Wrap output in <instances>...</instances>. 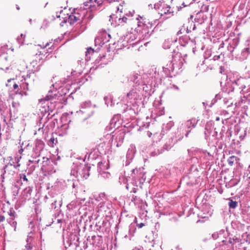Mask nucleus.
<instances>
[{
  "mask_svg": "<svg viewBox=\"0 0 250 250\" xmlns=\"http://www.w3.org/2000/svg\"><path fill=\"white\" fill-rule=\"evenodd\" d=\"M7 167H8V165H5L3 169V172L2 174L1 175V178H4L3 175L5 174V173L6 172L5 169L7 168Z\"/></svg>",
  "mask_w": 250,
  "mask_h": 250,
  "instance_id": "58",
  "label": "nucleus"
},
{
  "mask_svg": "<svg viewBox=\"0 0 250 250\" xmlns=\"http://www.w3.org/2000/svg\"><path fill=\"white\" fill-rule=\"evenodd\" d=\"M60 40L59 39H56L53 41L54 42L53 44L51 45V47H53L54 45H57L56 42H60Z\"/></svg>",
  "mask_w": 250,
  "mask_h": 250,
  "instance_id": "57",
  "label": "nucleus"
},
{
  "mask_svg": "<svg viewBox=\"0 0 250 250\" xmlns=\"http://www.w3.org/2000/svg\"><path fill=\"white\" fill-rule=\"evenodd\" d=\"M125 132L122 130H120L117 133V135L115 137V141L117 143V146L118 147L122 144L125 138Z\"/></svg>",
  "mask_w": 250,
  "mask_h": 250,
  "instance_id": "21",
  "label": "nucleus"
},
{
  "mask_svg": "<svg viewBox=\"0 0 250 250\" xmlns=\"http://www.w3.org/2000/svg\"><path fill=\"white\" fill-rule=\"evenodd\" d=\"M230 51L232 56L241 61L246 59L250 53V48H232Z\"/></svg>",
  "mask_w": 250,
  "mask_h": 250,
  "instance_id": "9",
  "label": "nucleus"
},
{
  "mask_svg": "<svg viewBox=\"0 0 250 250\" xmlns=\"http://www.w3.org/2000/svg\"><path fill=\"white\" fill-rule=\"evenodd\" d=\"M144 226V223H140V224H137V227H138L139 228H142Z\"/></svg>",
  "mask_w": 250,
  "mask_h": 250,
  "instance_id": "63",
  "label": "nucleus"
},
{
  "mask_svg": "<svg viewBox=\"0 0 250 250\" xmlns=\"http://www.w3.org/2000/svg\"><path fill=\"white\" fill-rule=\"evenodd\" d=\"M227 236L225 237V239L222 241L224 245H228V243L233 246L234 244L239 242V239L236 236L233 235L232 234L228 233L227 230L226 231Z\"/></svg>",
  "mask_w": 250,
  "mask_h": 250,
  "instance_id": "13",
  "label": "nucleus"
},
{
  "mask_svg": "<svg viewBox=\"0 0 250 250\" xmlns=\"http://www.w3.org/2000/svg\"><path fill=\"white\" fill-rule=\"evenodd\" d=\"M153 3H150L148 5L149 7L152 8V5L154 6V8L155 9H159L160 11L159 12V14L161 16H164L165 15H168L167 17H164V19H167L172 15V13L173 12V11H171V7L169 5L166 4L167 0H152Z\"/></svg>",
  "mask_w": 250,
  "mask_h": 250,
  "instance_id": "4",
  "label": "nucleus"
},
{
  "mask_svg": "<svg viewBox=\"0 0 250 250\" xmlns=\"http://www.w3.org/2000/svg\"><path fill=\"white\" fill-rule=\"evenodd\" d=\"M57 142V140L54 138H51L48 141V145L50 146H54V145Z\"/></svg>",
  "mask_w": 250,
  "mask_h": 250,
  "instance_id": "42",
  "label": "nucleus"
},
{
  "mask_svg": "<svg viewBox=\"0 0 250 250\" xmlns=\"http://www.w3.org/2000/svg\"><path fill=\"white\" fill-rule=\"evenodd\" d=\"M52 42H53V40H52L51 41L47 42L43 47H47V46L51 45V44L52 43Z\"/></svg>",
  "mask_w": 250,
  "mask_h": 250,
  "instance_id": "60",
  "label": "nucleus"
},
{
  "mask_svg": "<svg viewBox=\"0 0 250 250\" xmlns=\"http://www.w3.org/2000/svg\"><path fill=\"white\" fill-rule=\"evenodd\" d=\"M101 176L104 178H109L110 176V174L107 172H103L101 173Z\"/></svg>",
  "mask_w": 250,
  "mask_h": 250,
  "instance_id": "49",
  "label": "nucleus"
},
{
  "mask_svg": "<svg viewBox=\"0 0 250 250\" xmlns=\"http://www.w3.org/2000/svg\"><path fill=\"white\" fill-rule=\"evenodd\" d=\"M142 21H138V26L135 29L137 33H142L144 35L149 33L148 26L147 23L149 24V22L144 21L142 17H140Z\"/></svg>",
  "mask_w": 250,
  "mask_h": 250,
  "instance_id": "11",
  "label": "nucleus"
},
{
  "mask_svg": "<svg viewBox=\"0 0 250 250\" xmlns=\"http://www.w3.org/2000/svg\"><path fill=\"white\" fill-rule=\"evenodd\" d=\"M138 190V188H137V186H136V187H133L131 189V190H130V192H133V193H136L137 191Z\"/></svg>",
  "mask_w": 250,
  "mask_h": 250,
  "instance_id": "56",
  "label": "nucleus"
},
{
  "mask_svg": "<svg viewBox=\"0 0 250 250\" xmlns=\"http://www.w3.org/2000/svg\"><path fill=\"white\" fill-rule=\"evenodd\" d=\"M76 202L74 201L71 202L70 203L67 205V208L68 209L71 210L75 208Z\"/></svg>",
  "mask_w": 250,
  "mask_h": 250,
  "instance_id": "43",
  "label": "nucleus"
},
{
  "mask_svg": "<svg viewBox=\"0 0 250 250\" xmlns=\"http://www.w3.org/2000/svg\"><path fill=\"white\" fill-rule=\"evenodd\" d=\"M185 60L184 58L182 57L181 53L179 51H176V50H174L172 55V60L170 62H183Z\"/></svg>",
  "mask_w": 250,
  "mask_h": 250,
  "instance_id": "20",
  "label": "nucleus"
},
{
  "mask_svg": "<svg viewBox=\"0 0 250 250\" xmlns=\"http://www.w3.org/2000/svg\"><path fill=\"white\" fill-rule=\"evenodd\" d=\"M177 42V39H172L169 38L165 41V45L167 47H169V46L172 45L173 44L171 43V42Z\"/></svg>",
  "mask_w": 250,
  "mask_h": 250,
  "instance_id": "35",
  "label": "nucleus"
},
{
  "mask_svg": "<svg viewBox=\"0 0 250 250\" xmlns=\"http://www.w3.org/2000/svg\"><path fill=\"white\" fill-rule=\"evenodd\" d=\"M239 161V159L236 156H231L228 158L227 162L230 166H232L235 163H237Z\"/></svg>",
  "mask_w": 250,
  "mask_h": 250,
  "instance_id": "28",
  "label": "nucleus"
},
{
  "mask_svg": "<svg viewBox=\"0 0 250 250\" xmlns=\"http://www.w3.org/2000/svg\"><path fill=\"white\" fill-rule=\"evenodd\" d=\"M12 195L14 199H16V196L19 194L20 187L18 185H13L11 188Z\"/></svg>",
  "mask_w": 250,
  "mask_h": 250,
  "instance_id": "30",
  "label": "nucleus"
},
{
  "mask_svg": "<svg viewBox=\"0 0 250 250\" xmlns=\"http://www.w3.org/2000/svg\"><path fill=\"white\" fill-rule=\"evenodd\" d=\"M20 179L22 182H28V179L25 174H20Z\"/></svg>",
  "mask_w": 250,
  "mask_h": 250,
  "instance_id": "44",
  "label": "nucleus"
},
{
  "mask_svg": "<svg viewBox=\"0 0 250 250\" xmlns=\"http://www.w3.org/2000/svg\"><path fill=\"white\" fill-rule=\"evenodd\" d=\"M98 211L104 213L107 215L110 212L112 205L109 201L102 202L98 206Z\"/></svg>",
  "mask_w": 250,
  "mask_h": 250,
  "instance_id": "12",
  "label": "nucleus"
},
{
  "mask_svg": "<svg viewBox=\"0 0 250 250\" xmlns=\"http://www.w3.org/2000/svg\"><path fill=\"white\" fill-rule=\"evenodd\" d=\"M82 73V69H79L77 70H73L71 72L72 75L74 77V78L79 75H81Z\"/></svg>",
  "mask_w": 250,
  "mask_h": 250,
  "instance_id": "39",
  "label": "nucleus"
},
{
  "mask_svg": "<svg viewBox=\"0 0 250 250\" xmlns=\"http://www.w3.org/2000/svg\"><path fill=\"white\" fill-rule=\"evenodd\" d=\"M223 102H224V104H225L226 105H227L228 107H229L230 106L231 104H232V102L230 103V104H228V100L227 98H224L223 99Z\"/></svg>",
  "mask_w": 250,
  "mask_h": 250,
  "instance_id": "54",
  "label": "nucleus"
},
{
  "mask_svg": "<svg viewBox=\"0 0 250 250\" xmlns=\"http://www.w3.org/2000/svg\"><path fill=\"white\" fill-rule=\"evenodd\" d=\"M211 55V50L207 49L205 53H204V57L205 59L209 57Z\"/></svg>",
  "mask_w": 250,
  "mask_h": 250,
  "instance_id": "46",
  "label": "nucleus"
},
{
  "mask_svg": "<svg viewBox=\"0 0 250 250\" xmlns=\"http://www.w3.org/2000/svg\"><path fill=\"white\" fill-rule=\"evenodd\" d=\"M22 83L20 85V89H18L17 92L21 96H27L28 93L26 90H29L30 87L34 85L37 81V77L34 72L29 71L26 75L22 76Z\"/></svg>",
  "mask_w": 250,
  "mask_h": 250,
  "instance_id": "3",
  "label": "nucleus"
},
{
  "mask_svg": "<svg viewBox=\"0 0 250 250\" xmlns=\"http://www.w3.org/2000/svg\"><path fill=\"white\" fill-rule=\"evenodd\" d=\"M52 48H40V50H39L38 53H37V55L39 56H45V55L52 51Z\"/></svg>",
  "mask_w": 250,
  "mask_h": 250,
  "instance_id": "27",
  "label": "nucleus"
},
{
  "mask_svg": "<svg viewBox=\"0 0 250 250\" xmlns=\"http://www.w3.org/2000/svg\"><path fill=\"white\" fill-rule=\"evenodd\" d=\"M27 244L25 246V250H31L32 245L31 244V241H29L28 238L26 240Z\"/></svg>",
  "mask_w": 250,
  "mask_h": 250,
  "instance_id": "45",
  "label": "nucleus"
},
{
  "mask_svg": "<svg viewBox=\"0 0 250 250\" xmlns=\"http://www.w3.org/2000/svg\"><path fill=\"white\" fill-rule=\"evenodd\" d=\"M25 37V35L21 34L20 36L18 37L17 39V41L19 42L20 45H22L23 44V40H22V39H24Z\"/></svg>",
  "mask_w": 250,
  "mask_h": 250,
  "instance_id": "40",
  "label": "nucleus"
},
{
  "mask_svg": "<svg viewBox=\"0 0 250 250\" xmlns=\"http://www.w3.org/2000/svg\"><path fill=\"white\" fill-rule=\"evenodd\" d=\"M61 97H62V95L59 93L57 89H53L49 90L44 100L48 102L47 105H48V107L50 108L49 110L51 111L53 110L55 106L54 103H56L57 100Z\"/></svg>",
  "mask_w": 250,
  "mask_h": 250,
  "instance_id": "7",
  "label": "nucleus"
},
{
  "mask_svg": "<svg viewBox=\"0 0 250 250\" xmlns=\"http://www.w3.org/2000/svg\"><path fill=\"white\" fill-rule=\"evenodd\" d=\"M94 107L90 101H85L81 104L80 109L77 111L79 116H82L83 119L85 120L94 113Z\"/></svg>",
  "mask_w": 250,
  "mask_h": 250,
  "instance_id": "6",
  "label": "nucleus"
},
{
  "mask_svg": "<svg viewBox=\"0 0 250 250\" xmlns=\"http://www.w3.org/2000/svg\"><path fill=\"white\" fill-rule=\"evenodd\" d=\"M8 214L9 216V217L7 219V221L9 224H10L12 227L14 228V230H16V226H17V222L14 221L15 218L17 216V215L15 211V210L11 208L8 211Z\"/></svg>",
  "mask_w": 250,
  "mask_h": 250,
  "instance_id": "16",
  "label": "nucleus"
},
{
  "mask_svg": "<svg viewBox=\"0 0 250 250\" xmlns=\"http://www.w3.org/2000/svg\"><path fill=\"white\" fill-rule=\"evenodd\" d=\"M51 204L50 205V208L51 209H56L57 211L60 212V208L62 205V200L60 197H53L52 198Z\"/></svg>",
  "mask_w": 250,
  "mask_h": 250,
  "instance_id": "14",
  "label": "nucleus"
},
{
  "mask_svg": "<svg viewBox=\"0 0 250 250\" xmlns=\"http://www.w3.org/2000/svg\"><path fill=\"white\" fill-rule=\"evenodd\" d=\"M245 81V80L243 78H241L235 80L234 82L236 85L239 86V89H241L242 91H244V92H246L248 91L250 88H248L246 90L245 89L247 88V87L250 86V85L247 86L246 84H245L244 83Z\"/></svg>",
  "mask_w": 250,
  "mask_h": 250,
  "instance_id": "22",
  "label": "nucleus"
},
{
  "mask_svg": "<svg viewBox=\"0 0 250 250\" xmlns=\"http://www.w3.org/2000/svg\"><path fill=\"white\" fill-rule=\"evenodd\" d=\"M172 146L171 141L170 139L168 140V142H167L163 147H161L160 148H158L157 150H155L153 152H151V155L153 156H155L158 155L162 153L165 150H168L170 149Z\"/></svg>",
  "mask_w": 250,
  "mask_h": 250,
  "instance_id": "18",
  "label": "nucleus"
},
{
  "mask_svg": "<svg viewBox=\"0 0 250 250\" xmlns=\"http://www.w3.org/2000/svg\"><path fill=\"white\" fill-rule=\"evenodd\" d=\"M114 48H96L95 50L93 48H87L85 52V60L88 61L90 60L91 56L98 57L96 61L106 60L107 62L111 61L114 57Z\"/></svg>",
  "mask_w": 250,
  "mask_h": 250,
  "instance_id": "2",
  "label": "nucleus"
},
{
  "mask_svg": "<svg viewBox=\"0 0 250 250\" xmlns=\"http://www.w3.org/2000/svg\"><path fill=\"white\" fill-rule=\"evenodd\" d=\"M133 250H152L151 249H147L146 248H144L143 247H141L139 248H136Z\"/></svg>",
  "mask_w": 250,
  "mask_h": 250,
  "instance_id": "53",
  "label": "nucleus"
},
{
  "mask_svg": "<svg viewBox=\"0 0 250 250\" xmlns=\"http://www.w3.org/2000/svg\"><path fill=\"white\" fill-rule=\"evenodd\" d=\"M143 95L137 91L136 89H133L127 94L126 100L127 103L126 109L124 111L130 112V114L138 113L141 108L143 107L144 103Z\"/></svg>",
  "mask_w": 250,
  "mask_h": 250,
  "instance_id": "1",
  "label": "nucleus"
},
{
  "mask_svg": "<svg viewBox=\"0 0 250 250\" xmlns=\"http://www.w3.org/2000/svg\"><path fill=\"white\" fill-rule=\"evenodd\" d=\"M224 234V235H226L225 230L224 229L220 230L219 232H215L212 234V237L213 239H216L219 237V236L222 234Z\"/></svg>",
  "mask_w": 250,
  "mask_h": 250,
  "instance_id": "33",
  "label": "nucleus"
},
{
  "mask_svg": "<svg viewBox=\"0 0 250 250\" xmlns=\"http://www.w3.org/2000/svg\"><path fill=\"white\" fill-rule=\"evenodd\" d=\"M44 144L41 140H36L35 141V146L33 149V153H35V156H40L41 151L43 150Z\"/></svg>",
  "mask_w": 250,
  "mask_h": 250,
  "instance_id": "15",
  "label": "nucleus"
},
{
  "mask_svg": "<svg viewBox=\"0 0 250 250\" xmlns=\"http://www.w3.org/2000/svg\"><path fill=\"white\" fill-rule=\"evenodd\" d=\"M238 206V202L235 201L230 200L229 202V206L230 208H235Z\"/></svg>",
  "mask_w": 250,
  "mask_h": 250,
  "instance_id": "37",
  "label": "nucleus"
},
{
  "mask_svg": "<svg viewBox=\"0 0 250 250\" xmlns=\"http://www.w3.org/2000/svg\"><path fill=\"white\" fill-rule=\"evenodd\" d=\"M64 245H65V248H66V247H67V246H69H69H71V245H72V242H71V240H70V241H69V240H67V241H66V244H65V243H64Z\"/></svg>",
  "mask_w": 250,
  "mask_h": 250,
  "instance_id": "55",
  "label": "nucleus"
},
{
  "mask_svg": "<svg viewBox=\"0 0 250 250\" xmlns=\"http://www.w3.org/2000/svg\"><path fill=\"white\" fill-rule=\"evenodd\" d=\"M248 71H247L248 75H247L246 76V77H247L248 78H250V68H248Z\"/></svg>",
  "mask_w": 250,
  "mask_h": 250,
  "instance_id": "61",
  "label": "nucleus"
},
{
  "mask_svg": "<svg viewBox=\"0 0 250 250\" xmlns=\"http://www.w3.org/2000/svg\"><path fill=\"white\" fill-rule=\"evenodd\" d=\"M104 101L105 104H106L107 106H112L115 104L113 102L112 98L110 96H105L104 97Z\"/></svg>",
  "mask_w": 250,
  "mask_h": 250,
  "instance_id": "32",
  "label": "nucleus"
},
{
  "mask_svg": "<svg viewBox=\"0 0 250 250\" xmlns=\"http://www.w3.org/2000/svg\"><path fill=\"white\" fill-rule=\"evenodd\" d=\"M40 156H35V153H32L31 155V158L29 159V162L33 163L38 164L40 161V160L38 158Z\"/></svg>",
  "mask_w": 250,
  "mask_h": 250,
  "instance_id": "34",
  "label": "nucleus"
},
{
  "mask_svg": "<svg viewBox=\"0 0 250 250\" xmlns=\"http://www.w3.org/2000/svg\"><path fill=\"white\" fill-rule=\"evenodd\" d=\"M128 20V18L124 16L122 18L120 17L118 19V24H120L123 22H126Z\"/></svg>",
  "mask_w": 250,
  "mask_h": 250,
  "instance_id": "41",
  "label": "nucleus"
},
{
  "mask_svg": "<svg viewBox=\"0 0 250 250\" xmlns=\"http://www.w3.org/2000/svg\"><path fill=\"white\" fill-rule=\"evenodd\" d=\"M115 0H103L102 2L104 3H111L112 1H115Z\"/></svg>",
  "mask_w": 250,
  "mask_h": 250,
  "instance_id": "59",
  "label": "nucleus"
},
{
  "mask_svg": "<svg viewBox=\"0 0 250 250\" xmlns=\"http://www.w3.org/2000/svg\"><path fill=\"white\" fill-rule=\"evenodd\" d=\"M141 76L137 73H133L130 74L128 77V81L132 82L136 84L139 85L140 84V80Z\"/></svg>",
  "mask_w": 250,
  "mask_h": 250,
  "instance_id": "23",
  "label": "nucleus"
},
{
  "mask_svg": "<svg viewBox=\"0 0 250 250\" xmlns=\"http://www.w3.org/2000/svg\"><path fill=\"white\" fill-rule=\"evenodd\" d=\"M90 169V167L88 165H80L77 167L76 169L74 170L76 171V173H75V171L73 172L71 171V174L76 177L80 176L86 179L89 175Z\"/></svg>",
  "mask_w": 250,
  "mask_h": 250,
  "instance_id": "10",
  "label": "nucleus"
},
{
  "mask_svg": "<svg viewBox=\"0 0 250 250\" xmlns=\"http://www.w3.org/2000/svg\"><path fill=\"white\" fill-rule=\"evenodd\" d=\"M221 95L220 94H216L215 97L212 100V102H213V103H215L217 101L218 99H221Z\"/></svg>",
  "mask_w": 250,
  "mask_h": 250,
  "instance_id": "50",
  "label": "nucleus"
},
{
  "mask_svg": "<svg viewBox=\"0 0 250 250\" xmlns=\"http://www.w3.org/2000/svg\"><path fill=\"white\" fill-rule=\"evenodd\" d=\"M198 121V120L196 118H192L182 123L178 129V131L182 134L180 138H183L184 134L186 137H188L191 129L196 127Z\"/></svg>",
  "mask_w": 250,
  "mask_h": 250,
  "instance_id": "5",
  "label": "nucleus"
},
{
  "mask_svg": "<svg viewBox=\"0 0 250 250\" xmlns=\"http://www.w3.org/2000/svg\"><path fill=\"white\" fill-rule=\"evenodd\" d=\"M165 131L162 130L161 133H155L153 134V139L154 141L157 142L158 141H160L162 138L163 136L164 135Z\"/></svg>",
  "mask_w": 250,
  "mask_h": 250,
  "instance_id": "31",
  "label": "nucleus"
},
{
  "mask_svg": "<svg viewBox=\"0 0 250 250\" xmlns=\"http://www.w3.org/2000/svg\"><path fill=\"white\" fill-rule=\"evenodd\" d=\"M95 45L96 46H99L100 47H110V44H107L106 42H104L102 41L100 38H96L95 39Z\"/></svg>",
  "mask_w": 250,
  "mask_h": 250,
  "instance_id": "25",
  "label": "nucleus"
},
{
  "mask_svg": "<svg viewBox=\"0 0 250 250\" xmlns=\"http://www.w3.org/2000/svg\"><path fill=\"white\" fill-rule=\"evenodd\" d=\"M174 125V123L170 121L166 125H163V129L165 128L167 131L169 130Z\"/></svg>",
  "mask_w": 250,
  "mask_h": 250,
  "instance_id": "38",
  "label": "nucleus"
},
{
  "mask_svg": "<svg viewBox=\"0 0 250 250\" xmlns=\"http://www.w3.org/2000/svg\"><path fill=\"white\" fill-rule=\"evenodd\" d=\"M33 191V188L28 187L24 188L22 192L23 197L24 199H30L31 197V194Z\"/></svg>",
  "mask_w": 250,
  "mask_h": 250,
  "instance_id": "24",
  "label": "nucleus"
},
{
  "mask_svg": "<svg viewBox=\"0 0 250 250\" xmlns=\"http://www.w3.org/2000/svg\"><path fill=\"white\" fill-rule=\"evenodd\" d=\"M46 124V121H44L43 123L42 126V127H39V128L38 129L39 132L42 131V133H44L45 132V133H47L48 132L49 128L47 127V126H46L44 128Z\"/></svg>",
  "mask_w": 250,
  "mask_h": 250,
  "instance_id": "36",
  "label": "nucleus"
},
{
  "mask_svg": "<svg viewBox=\"0 0 250 250\" xmlns=\"http://www.w3.org/2000/svg\"><path fill=\"white\" fill-rule=\"evenodd\" d=\"M19 88V85L17 83H14L13 85V88L16 90V89Z\"/></svg>",
  "mask_w": 250,
  "mask_h": 250,
  "instance_id": "64",
  "label": "nucleus"
},
{
  "mask_svg": "<svg viewBox=\"0 0 250 250\" xmlns=\"http://www.w3.org/2000/svg\"><path fill=\"white\" fill-rule=\"evenodd\" d=\"M33 235H34V233H33V232L32 231H30V232L28 233V235H27V239H28V240H29V241H31V239H32V238L33 237Z\"/></svg>",
  "mask_w": 250,
  "mask_h": 250,
  "instance_id": "52",
  "label": "nucleus"
},
{
  "mask_svg": "<svg viewBox=\"0 0 250 250\" xmlns=\"http://www.w3.org/2000/svg\"><path fill=\"white\" fill-rule=\"evenodd\" d=\"M20 104L19 102H13L12 103V106L15 109H17L19 106Z\"/></svg>",
  "mask_w": 250,
  "mask_h": 250,
  "instance_id": "51",
  "label": "nucleus"
},
{
  "mask_svg": "<svg viewBox=\"0 0 250 250\" xmlns=\"http://www.w3.org/2000/svg\"><path fill=\"white\" fill-rule=\"evenodd\" d=\"M198 151H199L198 149H188V155L190 156H193L194 155V154H193V153L195 152H197Z\"/></svg>",
  "mask_w": 250,
  "mask_h": 250,
  "instance_id": "47",
  "label": "nucleus"
},
{
  "mask_svg": "<svg viewBox=\"0 0 250 250\" xmlns=\"http://www.w3.org/2000/svg\"><path fill=\"white\" fill-rule=\"evenodd\" d=\"M5 108L6 106L4 104H0V111L1 114L4 113Z\"/></svg>",
  "mask_w": 250,
  "mask_h": 250,
  "instance_id": "48",
  "label": "nucleus"
},
{
  "mask_svg": "<svg viewBox=\"0 0 250 250\" xmlns=\"http://www.w3.org/2000/svg\"><path fill=\"white\" fill-rule=\"evenodd\" d=\"M79 20L78 17L73 14H71L68 17L67 19H64L63 22H69L70 24H73Z\"/></svg>",
  "mask_w": 250,
  "mask_h": 250,
  "instance_id": "26",
  "label": "nucleus"
},
{
  "mask_svg": "<svg viewBox=\"0 0 250 250\" xmlns=\"http://www.w3.org/2000/svg\"><path fill=\"white\" fill-rule=\"evenodd\" d=\"M205 129V131L204 133H205V139L206 140H208V136L210 134V133L212 132V128H211V126L210 125V124H207L206 125Z\"/></svg>",
  "mask_w": 250,
  "mask_h": 250,
  "instance_id": "29",
  "label": "nucleus"
},
{
  "mask_svg": "<svg viewBox=\"0 0 250 250\" xmlns=\"http://www.w3.org/2000/svg\"><path fill=\"white\" fill-rule=\"evenodd\" d=\"M5 220V217L3 215L0 216V222H3Z\"/></svg>",
  "mask_w": 250,
  "mask_h": 250,
  "instance_id": "62",
  "label": "nucleus"
},
{
  "mask_svg": "<svg viewBox=\"0 0 250 250\" xmlns=\"http://www.w3.org/2000/svg\"><path fill=\"white\" fill-rule=\"evenodd\" d=\"M130 176L135 180H140L144 176L143 168L132 169Z\"/></svg>",
  "mask_w": 250,
  "mask_h": 250,
  "instance_id": "19",
  "label": "nucleus"
},
{
  "mask_svg": "<svg viewBox=\"0 0 250 250\" xmlns=\"http://www.w3.org/2000/svg\"><path fill=\"white\" fill-rule=\"evenodd\" d=\"M136 153V148L133 145H130L129 147L126 155V161L125 162V166H128L132 161L134 158L135 154Z\"/></svg>",
  "mask_w": 250,
  "mask_h": 250,
  "instance_id": "17",
  "label": "nucleus"
},
{
  "mask_svg": "<svg viewBox=\"0 0 250 250\" xmlns=\"http://www.w3.org/2000/svg\"><path fill=\"white\" fill-rule=\"evenodd\" d=\"M183 62H170L166 66L163 67V70L166 73V76H168L170 72H174L178 74L182 71V68Z\"/></svg>",
  "mask_w": 250,
  "mask_h": 250,
  "instance_id": "8",
  "label": "nucleus"
}]
</instances>
